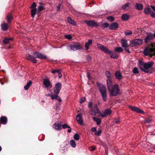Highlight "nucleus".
<instances>
[{
    "label": "nucleus",
    "instance_id": "32",
    "mask_svg": "<svg viewBox=\"0 0 155 155\" xmlns=\"http://www.w3.org/2000/svg\"><path fill=\"white\" fill-rule=\"evenodd\" d=\"M53 127L54 129L56 130H60L61 129V126L59 124H54Z\"/></svg>",
    "mask_w": 155,
    "mask_h": 155
},
{
    "label": "nucleus",
    "instance_id": "29",
    "mask_svg": "<svg viewBox=\"0 0 155 155\" xmlns=\"http://www.w3.org/2000/svg\"><path fill=\"white\" fill-rule=\"evenodd\" d=\"M32 84V82L30 81L26 84L24 86V88L26 90H28L30 86Z\"/></svg>",
    "mask_w": 155,
    "mask_h": 155
},
{
    "label": "nucleus",
    "instance_id": "15",
    "mask_svg": "<svg viewBox=\"0 0 155 155\" xmlns=\"http://www.w3.org/2000/svg\"><path fill=\"white\" fill-rule=\"evenodd\" d=\"M34 55L36 58H39L40 59H45L46 58V57L45 56L37 52H34Z\"/></svg>",
    "mask_w": 155,
    "mask_h": 155
},
{
    "label": "nucleus",
    "instance_id": "6",
    "mask_svg": "<svg viewBox=\"0 0 155 155\" xmlns=\"http://www.w3.org/2000/svg\"><path fill=\"white\" fill-rule=\"evenodd\" d=\"M143 43V40L141 39H135L134 41H130V45L132 47L137 46L141 45Z\"/></svg>",
    "mask_w": 155,
    "mask_h": 155
},
{
    "label": "nucleus",
    "instance_id": "37",
    "mask_svg": "<svg viewBox=\"0 0 155 155\" xmlns=\"http://www.w3.org/2000/svg\"><path fill=\"white\" fill-rule=\"evenodd\" d=\"M70 144L71 146L73 147L74 148L76 147V145L75 142L73 140H72L70 141Z\"/></svg>",
    "mask_w": 155,
    "mask_h": 155
},
{
    "label": "nucleus",
    "instance_id": "40",
    "mask_svg": "<svg viewBox=\"0 0 155 155\" xmlns=\"http://www.w3.org/2000/svg\"><path fill=\"white\" fill-rule=\"evenodd\" d=\"M43 7L42 5H40L39 6L38 8V13H39L41 11L43 10Z\"/></svg>",
    "mask_w": 155,
    "mask_h": 155
},
{
    "label": "nucleus",
    "instance_id": "31",
    "mask_svg": "<svg viewBox=\"0 0 155 155\" xmlns=\"http://www.w3.org/2000/svg\"><path fill=\"white\" fill-rule=\"evenodd\" d=\"M93 120L95 121L97 125H99L101 123V120L99 118H97L95 117H93Z\"/></svg>",
    "mask_w": 155,
    "mask_h": 155
},
{
    "label": "nucleus",
    "instance_id": "47",
    "mask_svg": "<svg viewBox=\"0 0 155 155\" xmlns=\"http://www.w3.org/2000/svg\"><path fill=\"white\" fill-rule=\"evenodd\" d=\"M109 26V25L108 23H104L103 24L102 26L104 28H106L108 27Z\"/></svg>",
    "mask_w": 155,
    "mask_h": 155
},
{
    "label": "nucleus",
    "instance_id": "26",
    "mask_svg": "<svg viewBox=\"0 0 155 155\" xmlns=\"http://www.w3.org/2000/svg\"><path fill=\"white\" fill-rule=\"evenodd\" d=\"M67 21L69 23L73 25H76V22L75 21L73 20L70 17H68L67 18Z\"/></svg>",
    "mask_w": 155,
    "mask_h": 155
},
{
    "label": "nucleus",
    "instance_id": "63",
    "mask_svg": "<svg viewBox=\"0 0 155 155\" xmlns=\"http://www.w3.org/2000/svg\"><path fill=\"white\" fill-rule=\"evenodd\" d=\"M120 121V120H118L116 121V123H118Z\"/></svg>",
    "mask_w": 155,
    "mask_h": 155
},
{
    "label": "nucleus",
    "instance_id": "7",
    "mask_svg": "<svg viewBox=\"0 0 155 155\" xmlns=\"http://www.w3.org/2000/svg\"><path fill=\"white\" fill-rule=\"evenodd\" d=\"M43 87L47 88V89H50L52 87V85L49 79L48 78H45L43 80Z\"/></svg>",
    "mask_w": 155,
    "mask_h": 155
},
{
    "label": "nucleus",
    "instance_id": "8",
    "mask_svg": "<svg viewBox=\"0 0 155 155\" xmlns=\"http://www.w3.org/2000/svg\"><path fill=\"white\" fill-rule=\"evenodd\" d=\"M69 48L70 49L69 50H73V51H75L82 48V46L78 43H75L69 46Z\"/></svg>",
    "mask_w": 155,
    "mask_h": 155
},
{
    "label": "nucleus",
    "instance_id": "48",
    "mask_svg": "<svg viewBox=\"0 0 155 155\" xmlns=\"http://www.w3.org/2000/svg\"><path fill=\"white\" fill-rule=\"evenodd\" d=\"M62 127L63 128L65 129L66 128H70V127L68 126L67 124H64L62 126Z\"/></svg>",
    "mask_w": 155,
    "mask_h": 155
},
{
    "label": "nucleus",
    "instance_id": "62",
    "mask_svg": "<svg viewBox=\"0 0 155 155\" xmlns=\"http://www.w3.org/2000/svg\"><path fill=\"white\" fill-rule=\"evenodd\" d=\"M51 95H51L50 94H46V96L47 97L50 96L51 97Z\"/></svg>",
    "mask_w": 155,
    "mask_h": 155
},
{
    "label": "nucleus",
    "instance_id": "46",
    "mask_svg": "<svg viewBox=\"0 0 155 155\" xmlns=\"http://www.w3.org/2000/svg\"><path fill=\"white\" fill-rule=\"evenodd\" d=\"M36 5L35 2L33 3L32 5L31 6V9H36Z\"/></svg>",
    "mask_w": 155,
    "mask_h": 155
},
{
    "label": "nucleus",
    "instance_id": "60",
    "mask_svg": "<svg viewBox=\"0 0 155 155\" xmlns=\"http://www.w3.org/2000/svg\"><path fill=\"white\" fill-rule=\"evenodd\" d=\"M66 37L69 39H70L71 38V36L70 35L66 36Z\"/></svg>",
    "mask_w": 155,
    "mask_h": 155
},
{
    "label": "nucleus",
    "instance_id": "38",
    "mask_svg": "<svg viewBox=\"0 0 155 155\" xmlns=\"http://www.w3.org/2000/svg\"><path fill=\"white\" fill-rule=\"evenodd\" d=\"M152 121V119L151 117L146 118L144 120V123H150Z\"/></svg>",
    "mask_w": 155,
    "mask_h": 155
},
{
    "label": "nucleus",
    "instance_id": "61",
    "mask_svg": "<svg viewBox=\"0 0 155 155\" xmlns=\"http://www.w3.org/2000/svg\"><path fill=\"white\" fill-rule=\"evenodd\" d=\"M69 129L67 131L68 133H70L71 131V127H70V128H69Z\"/></svg>",
    "mask_w": 155,
    "mask_h": 155
},
{
    "label": "nucleus",
    "instance_id": "59",
    "mask_svg": "<svg viewBox=\"0 0 155 155\" xmlns=\"http://www.w3.org/2000/svg\"><path fill=\"white\" fill-rule=\"evenodd\" d=\"M87 78H88V79L89 80H90V74H89V73L88 72H87Z\"/></svg>",
    "mask_w": 155,
    "mask_h": 155
},
{
    "label": "nucleus",
    "instance_id": "2",
    "mask_svg": "<svg viewBox=\"0 0 155 155\" xmlns=\"http://www.w3.org/2000/svg\"><path fill=\"white\" fill-rule=\"evenodd\" d=\"M108 90L110 97L116 96L118 94H121V92L119 85L117 84H115L111 87H109Z\"/></svg>",
    "mask_w": 155,
    "mask_h": 155
},
{
    "label": "nucleus",
    "instance_id": "53",
    "mask_svg": "<svg viewBox=\"0 0 155 155\" xmlns=\"http://www.w3.org/2000/svg\"><path fill=\"white\" fill-rule=\"evenodd\" d=\"M61 6V4H59L57 6V11H60V7Z\"/></svg>",
    "mask_w": 155,
    "mask_h": 155
},
{
    "label": "nucleus",
    "instance_id": "64",
    "mask_svg": "<svg viewBox=\"0 0 155 155\" xmlns=\"http://www.w3.org/2000/svg\"><path fill=\"white\" fill-rule=\"evenodd\" d=\"M155 37V32L154 33V35L153 36V37Z\"/></svg>",
    "mask_w": 155,
    "mask_h": 155
},
{
    "label": "nucleus",
    "instance_id": "49",
    "mask_svg": "<svg viewBox=\"0 0 155 155\" xmlns=\"http://www.w3.org/2000/svg\"><path fill=\"white\" fill-rule=\"evenodd\" d=\"M101 133V130H99L98 131V132H96L95 133V134L97 136H99L100 135V134Z\"/></svg>",
    "mask_w": 155,
    "mask_h": 155
},
{
    "label": "nucleus",
    "instance_id": "33",
    "mask_svg": "<svg viewBox=\"0 0 155 155\" xmlns=\"http://www.w3.org/2000/svg\"><path fill=\"white\" fill-rule=\"evenodd\" d=\"M114 50L115 51L118 52H122L123 51V49L121 47H116L114 48Z\"/></svg>",
    "mask_w": 155,
    "mask_h": 155
},
{
    "label": "nucleus",
    "instance_id": "35",
    "mask_svg": "<svg viewBox=\"0 0 155 155\" xmlns=\"http://www.w3.org/2000/svg\"><path fill=\"white\" fill-rule=\"evenodd\" d=\"M105 74L106 77L108 78V79H110L111 77V74L109 71H106Z\"/></svg>",
    "mask_w": 155,
    "mask_h": 155
},
{
    "label": "nucleus",
    "instance_id": "44",
    "mask_svg": "<svg viewBox=\"0 0 155 155\" xmlns=\"http://www.w3.org/2000/svg\"><path fill=\"white\" fill-rule=\"evenodd\" d=\"M129 4L128 3L126 4L123 5L122 6V8L124 9H126L128 7Z\"/></svg>",
    "mask_w": 155,
    "mask_h": 155
},
{
    "label": "nucleus",
    "instance_id": "52",
    "mask_svg": "<svg viewBox=\"0 0 155 155\" xmlns=\"http://www.w3.org/2000/svg\"><path fill=\"white\" fill-rule=\"evenodd\" d=\"M150 14L152 17L155 18V13H154L153 11L151 12Z\"/></svg>",
    "mask_w": 155,
    "mask_h": 155
},
{
    "label": "nucleus",
    "instance_id": "9",
    "mask_svg": "<svg viewBox=\"0 0 155 155\" xmlns=\"http://www.w3.org/2000/svg\"><path fill=\"white\" fill-rule=\"evenodd\" d=\"M99 112L97 106L95 104L94 105L93 109H91V110L89 111V113L92 116H96Z\"/></svg>",
    "mask_w": 155,
    "mask_h": 155
},
{
    "label": "nucleus",
    "instance_id": "22",
    "mask_svg": "<svg viewBox=\"0 0 155 155\" xmlns=\"http://www.w3.org/2000/svg\"><path fill=\"white\" fill-rule=\"evenodd\" d=\"M92 40H89L86 43L85 47L86 50H88L89 48V46L92 44Z\"/></svg>",
    "mask_w": 155,
    "mask_h": 155
},
{
    "label": "nucleus",
    "instance_id": "3",
    "mask_svg": "<svg viewBox=\"0 0 155 155\" xmlns=\"http://www.w3.org/2000/svg\"><path fill=\"white\" fill-rule=\"evenodd\" d=\"M97 85L98 90L100 92L103 100L104 101H106L107 100V91L106 86L103 84L98 83Z\"/></svg>",
    "mask_w": 155,
    "mask_h": 155
},
{
    "label": "nucleus",
    "instance_id": "50",
    "mask_svg": "<svg viewBox=\"0 0 155 155\" xmlns=\"http://www.w3.org/2000/svg\"><path fill=\"white\" fill-rule=\"evenodd\" d=\"M85 101V98L84 97L81 98L80 100V103H82L83 102Z\"/></svg>",
    "mask_w": 155,
    "mask_h": 155
},
{
    "label": "nucleus",
    "instance_id": "56",
    "mask_svg": "<svg viewBox=\"0 0 155 155\" xmlns=\"http://www.w3.org/2000/svg\"><path fill=\"white\" fill-rule=\"evenodd\" d=\"M91 130L93 132H96V131H97L96 128H95V127L92 128L91 129Z\"/></svg>",
    "mask_w": 155,
    "mask_h": 155
},
{
    "label": "nucleus",
    "instance_id": "36",
    "mask_svg": "<svg viewBox=\"0 0 155 155\" xmlns=\"http://www.w3.org/2000/svg\"><path fill=\"white\" fill-rule=\"evenodd\" d=\"M7 20L8 22L10 23L12 19V17L11 15H8L7 16Z\"/></svg>",
    "mask_w": 155,
    "mask_h": 155
},
{
    "label": "nucleus",
    "instance_id": "12",
    "mask_svg": "<svg viewBox=\"0 0 155 155\" xmlns=\"http://www.w3.org/2000/svg\"><path fill=\"white\" fill-rule=\"evenodd\" d=\"M61 88V85L59 83H58L55 86L54 88V93L55 94L58 95L60 90Z\"/></svg>",
    "mask_w": 155,
    "mask_h": 155
},
{
    "label": "nucleus",
    "instance_id": "20",
    "mask_svg": "<svg viewBox=\"0 0 155 155\" xmlns=\"http://www.w3.org/2000/svg\"><path fill=\"white\" fill-rule=\"evenodd\" d=\"M153 35L151 34H148L147 37L145 39V42L147 43L150 40L153 39Z\"/></svg>",
    "mask_w": 155,
    "mask_h": 155
},
{
    "label": "nucleus",
    "instance_id": "28",
    "mask_svg": "<svg viewBox=\"0 0 155 155\" xmlns=\"http://www.w3.org/2000/svg\"><path fill=\"white\" fill-rule=\"evenodd\" d=\"M1 26L2 29L4 31L6 30L8 28V25L5 23L2 24Z\"/></svg>",
    "mask_w": 155,
    "mask_h": 155
},
{
    "label": "nucleus",
    "instance_id": "21",
    "mask_svg": "<svg viewBox=\"0 0 155 155\" xmlns=\"http://www.w3.org/2000/svg\"><path fill=\"white\" fill-rule=\"evenodd\" d=\"M57 94L55 95H52L51 96V99H56L58 101H59L61 102V98Z\"/></svg>",
    "mask_w": 155,
    "mask_h": 155
},
{
    "label": "nucleus",
    "instance_id": "42",
    "mask_svg": "<svg viewBox=\"0 0 155 155\" xmlns=\"http://www.w3.org/2000/svg\"><path fill=\"white\" fill-rule=\"evenodd\" d=\"M74 138L75 140H78L79 139V136L78 134H75L74 136Z\"/></svg>",
    "mask_w": 155,
    "mask_h": 155
},
{
    "label": "nucleus",
    "instance_id": "57",
    "mask_svg": "<svg viewBox=\"0 0 155 155\" xmlns=\"http://www.w3.org/2000/svg\"><path fill=\"white\" fill-rule=\"evenodd\" d=\"M92 104L91 102H89L88 103V106L89 108H92Z\"/></svg>",
    "mask_w": 155,
    "mask_h": 155
},
{
    "label": "nucleus",
    "instance_id": "14",
    "mask_svg": "<svg viewBox=\"0 0 155 155\" xmlns=\"http://www.w3.org/2000/svg\"><path fill=\"white\" fill-rule=\"evenodd\" d=\"M26 58L32 62L33 63H35L37 62V61L35 58L33 56L30 55L29 54H27L26 55Z\"/></svg>",
    "mask_w": 155,
    "mask_h": 155
},
{
    "label": "nucleus",
    "instance_id": "17",
    "mask_svg": "<svg viewBox=\"0 0 155 155\" xmlns=\"http://www.w3.org/2000/svg\"><path fill=\"white\" fill-rule=\"evenodd\" d=\"M129 107L132 110L135 111V112H136L138 113H144L143 111L142 110H140V109H139V108H138V107H134L131 106H129Z\"/></svg>",
    "mask_w": 155,
    "mask_h": 155
},
{
    "label": "nucleus",
    "instance_id": "41",
    "mask_svg": "<svg viewBox=\"0 0 155 155\" xmlns=\"http://www.w3.org/2000/svg\"><path fill=\"white\" fill-rule=\"evenodd\" d=\"M124 34L126 36H127L129 35H132V33L131 31L130 30H127L124 32Z\"/></svg>",
    "mask_w": 155,
    "mask_h": 155
},
{
    "label": "nucleus",
    "instance_id": "5",
    "mask_svg": "<svg viewBox=\"0 0 155 155\" xmlns=\"http://www.w3.org/2000/svg\"><path fill=\"white\" fill-rule=\"evenodd\" d=\"M97 46L98 48L101 51H104L106 54H110L111 58H118V55L117 53L115 52L111 53V52L108 48L100 44H97Z\"/></svg>",
    "mask_w": 155,
    "mask_h": 155
},
{
    "label": "nucleus",
    "instance_id": "51",
    "mask_svg": "<svg viewBox=\"0 0 155 155\" xmlns=\"http://www.w3.org/2000/svg\"><path fill=\"white\" fill-rule=\"evenodd\" d=\"M60 70H53L51 71V73L53 74H54L56 73H58Z\"/></svg>",
    "mask_w": 155,
    "mask_h": 155
},
{
    "label": "nucleus",
    "instance_id": "23",
    "mask_svg": "<svg viewBox=\"0 0 155 155\" xmlns=\"http://www.w3.org/2000/svg\"><path fill=\"white\" fill-rule=\"evenodd\" d=\"M152 11L149 8L148 6H147L144 8V12L147 15L150 14Z\"/></svg>",
    "mask_w": 155,
    "mask_h": 155
},
{
    "label": "nucleus",
    "instance_id": "13",
    "mask_svg": "<svg viewBox=\"0 0 155 155\" xmlns=\"http://www.w3.org/2000/svg\"><path fill=\"white\" fill-rule=\"evenodd\" d=\"M76 120L79 124L81 125H83V120L81 113H79L77 115L76 117Z\"/></svg>",
    "mask_w": 155,
    "mask_h": 155
},
{
    "label": "nucleus",
    "instance_id": "27",
    "mask_svg": "<svg viewBox=\"0 0 155 155\" xmlns=\"http://www.w3.org/2000/svg\"><path fill=\"white\" fill-rule=\"evenodd\" d=\"M135 7L137 10H140L142 9L143 6L142 4L137 3Z\"/></svg>",
    "mask_w": 155,
    "mask_h": 155
},
{
    "label": "nucleus",
    "instance_id": "24",
    "mask_svg": "<svg viewBox=\"0 0 155 155\" xmlns=\"http://www.w3.org/2000/svg\"><path fill=\"white\" fill-rule=\"evenodd\" d=\"M0 121L1 123L4 124H5L7 122V119L5 116H2L0 118Z\"/></svg>",
    "mask_w": 155,
    "mask_h": 155
},
{
    "label": "nucleus",
    "instance_id": "16",
    "mask_svg": "<svg viewBox=\"0 0 155 155\" xmlns=\"http://www.w3.org/2000/svg\"><path fill=\"white\" fill-rule=\"evenodd\" d=\"M86 23L89 26L97 27L98 25L97 23L93 21H87Z\"/></svg>",
    "mask_w": 155,
    "mask_h": 155
},
{
    "label": "nucleus",
    "instance_id": "19",
    "mask_svg": "<svg viewBox=\"0 0 155 155\" xmlns=\"http://www.w3.org/2000/svg\"><path fill=\"white\" fill-rule=\"evenodd\" d=\"M115 75L116 78L118 80H121L122 78V74L119 71H117L115 74Z\"/></svg>",
    "mask_w": 155,
    "mask_h": 155
},
{
    "label": "nucleus",
    "instance_id": "43",
    "mask_svg": "<svg viewBox=\"0 0 155 155\" xmlns=\"http://www.w3.org/2000/svg\"><path fill=\"white\" fill-rule=\"evenodd\" d=\"M133 72L134 74H138L139 73L138 68L136 67L134 68L133 69Z\"/></svg>",
    "mask_w": 155,
    "mask_h": 155
},
{
    "label": "nucleus",
    "instance_id": "34",
    "mask_svg": "<svg viewBox=\"0 0 155 155\" xmlns=\"http://www.w3.org/2000/svg\"><path fill=\"white\" fill-rule=\"evenodd\" d=\"M36 12V9H31V15L32 17L33 18L35 16V13Z\"/></svg>",
    "mask_w": 155,
    "mask_h": 155
},
{
    "label": "nucleus",
    "instance_id": "11",
    "mask_svg": "<svg viewBox=\"0 0 155 155\" xmlns=\"http://www.w3.org/2000/svg\"><path fill=\"white\" fill-rule=\"evenodd\" d=\"M112 113V111L110 109H107L103 111L101 113L100 115L102 117H105L109 115Z\"/></svg>",
    "mask_w": 155,
    "mask_h": 155
},
{
    "label": "nucleus",
    "instance_id": "4",
    "mask_svg": "<svg viewBox=\"0 0 155 155\" xmlns=\"http://www.w3.org/2000/svg\"><path fill=\"white\" fill-rule=\"evenodd\" d=\"M144 54L146 55L152 56L155 54V43H151L143 51Z\"/></svg>",
    "mask_w": 155,
    "mask_h": 155
},
{
    "label": "nucleus",
    "instance_id": "45",
    "mask_svg": "<svg viewBox=\"0 0 155 155\" xmlns=\"http://www.w3.org/2000/svg\"><path fill=\"white\" fill-rule=\"evenodd\" d=\"M107 19L110 21H113L114 19V18L112 16H110L107 18Z\"/></svg>",
    "mask_w": 155,
    "mask_h": 155
},
{
    "label": "nucleus",
    "instance_id": "54",
    "mask_svg": "<svg viewBox=\"0 0 155 155\" xmlns=\"http://www.w3.org/2000/svg\"><path fill=\"white\" fill-rule=\"evenodd\" d=\"M58 76L59 78H61V77L62 75V74L61 73L60 70L58 72Z\"/></svg>",
    "mask_w": 155,
    "mask_h": 155
},
{
    "label": "nucleus",
    "instance_id": "10",
    "mask_svg": "<svg viewBox=\"0 0 155 155\" xmlns=\"http://www.w3.org/2000/svg\"><path fill=\"white\" fill-rule=\"evenodd\" d=\"M121 43L122 46L124 48L125 50L127 52H130L128 48L129 45L127 43V41L125 39H122L121 40Z\"/></svg>",
    "mask_w": 155,
    "mask_h": 155
},
{
    "label": "nucleus",
    "instance_id": "1",
    "mask_svg": "<svg viewBox=\"0 0 155 155\" xmlns=\"http://www.w3.org/2000/svg\"><path fill=\"white\" fill-rule=\"evenodd\" d=\"M153 64L154 63L152 61H149L147 63L139 61V67L141 71L146 73H151V68Z\"/></svg>",
    "mask_w": 155,
    "mask_h": 155
},
{
    "label": "nucleus",
    "instance_id": "18",
    "mask_svg": "<svg viewBox=\"0 0 155 155\" xmlns=\"http://www.w3.org/2000/svg\"><path fill=\"white\" fill-rule=\"evenodd\" d=\"M118 25L117 23H112L109 27V28L112 30H115L118 27Z\"/></svg>",
    "mask_w": 155,
    "mask_h": 155
},
{
    "label": "nucleus",
    "instance_id": "58",
    "mask_svg": "<svg viewBox=\"0 0 155 155\" xmlns=\"http://www.w3.org/2000/svg\"><path fill=\"white\" fill-rule=\"evenodd\" d=\"M150 7L153 11L155 12V6L151 5Z\"/></svg>",
    "mask_w": 155,
    "mask_h": 155
},
{
    "label": "nucleus",
    "instance_id": "30",
    "mask_svg": "<svg viewBox=\"0 0 155 155\" xmlns=\"http://www.w3.org/2000/svg\"><path fill=\"white\" fill-rule=\"evenodd\" d=\"M121 18L123 20L126 21L129 19V16L127 14H124L122 15Z\"/></svg>",
    "mask_w": 155,
    "mask_h": 155
},
{
    "label": "nucleus",
    "instance_id": "55",
    "mask_svg": "<svg viewBox=\"0 0 155 155\" xmlns=\"http://www.w3.org/2000/svg\"><path fill=\"white\" fill-rule=\"evenodd\" d=\"M87 60V61H89L91 59V57L89 55H88L86 57Z\"/></svg>",
    "mask_w": 155,
    "mask_h": 155
},
{
    "label": "nucleus",
    "instance_id": "39",
    "mask_svg": "<svg viewBox=\"0 0 155 155\" xmlns=\"http://www.w3.org/2000/svg\"><path fill=\"white\" fill-rule=\"evenodd\" d=\"M12 39L11 38H5L3 41V42L4 44H7L9 42L10 40H12Z\"/></svg>",
    "mask_w": 155,
    "mask_h": 155
},
{
    "label": "nucleus",
    "instance_id": "25",
    "mask_svg": "<svg viewBox=\"0 0 155 155\" xmlns=\"http://www.w3.org/2000/svg\"><path fill=\"white\" fill-rule=\"evenodd\" d=\"M107 82L108 89H109V87H111L113 86L112 85V82L110 79H108L107 80Z\"/></svg>",
    "mask_w": 155,
    "mask_h": 155
}]
</instances>
